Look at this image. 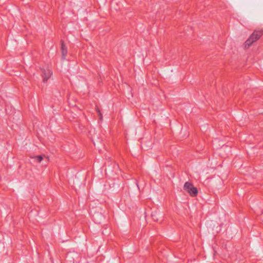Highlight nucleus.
Wrapping results in <instances>:
<instances>
[{"label":"nucleus","mask_w":263,"mask_h":263,"mask_svg":"<svg viewBox=\"0 0 263 263\" xmlns=\"http://www.w3.org/2000/svg\"><path fill=\"white\" fill-rule=\"evenodd\" d=\"M263 35V29L259 30H255L245 42L243 44L244 48H249L254 42L258 40Z\"/></svg>","instance_id":"nucleus-1"},{"label":"nucleus","mask_w":263,"mask_h":263,"mask_svg":"<svg viewBox=\"0 0 263 263\" xmlns=\"http://www.w3.org/2000/svg\"><path fill=\"white\" fill-rule=\"evenodd\" d=\"M183 189L191 197H196L198 194V190L191 182H186L183 186Z\"/></svg>","instance_id":"nucleus-2"},{"label":"nucleus","mask_w":263,"mask_h":263,"mask_svg":"<svg viewBox=\"0 0 263 263\" xmlns=\"http://www.w3.org/2000/svg\"><path fill=\"white\" fill-rule=\"evenodd\" d=\"M42 73L41 77L42 79V82L44 83H46L49 79L52 76L53 72L51 69L49 68H43L41 69Z\"/></svg>","instance_id":"nucleus-3"},{"label":"nucleus","mask_w":263,"mask_h":263,"mask_svg":"<svg viewBox=\"0 0 263 263\" xmlns=\"http://www.w3.org/2000/svg\"><path fill=\"white\" fill-rule=\"evenodd\" d=\"M45 157V155H31L30 156V158L33 159L34 162L36 163H41L43 160L44 158Z\"/></svg>","instance_id":"nucleus-4"},{"label":"nucleus","mask_w":263,"mask_h":263,"mask_svg":"<svg viewBox=\"0 0 263 263\" xmlns=\"http://www.w3.org/2000/svg\"><path fill=\"white\" fill-rule=\"evenodd\" d=\"M61 51L62 58L63 60H65L67 54V48L66 45L63 43H62L61 45Z\"/></svg>","instance_id":"nucleus-5"},{"label":"nucleus","mask_w":263,"mask_h":263,"mask_svg":"<svg viewBox=\"0 0 263 263\" xmlns=\"http://www.w3.org/2000/svg\"><path fill=\"white\" fill-rule=\"evenodd\" d=\"M99 115H100V118L101 119L102 118V115L101 114V113L99 112Z\"/></svg>","instance_id":"nucleus-6"}]
</instances>
